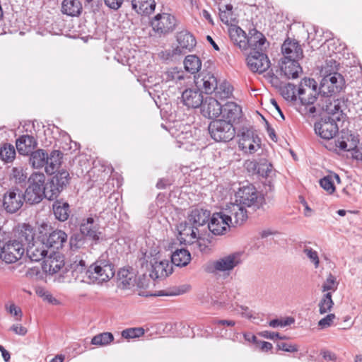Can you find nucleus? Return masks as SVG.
<instances>
[{"label": "nucleus", "mask_w": 362, "mask_h": 362, "mask_svg": "<svg viewBox=\"0 0 362 362\" xmlns=\"http://www.w3.org/2000/svg\"><path fill=\"white\" fill-rule=\"evenodd\" d=\"M73 275L81 282L87 284H102L108 281L115 274L114 265L110 262L106 254L102 255L98 260L88 268L85 261L80 259L73 264Z\"/></svg>", "instance_id": "1"}, {"label": "nucleus", "mask_w": 362, "mask_h": 362, "mask_svg": "<svg viewBox=\"0 0 362 362\" xmlns=\"http://www.w3.org/2000/svg\"><path fill=\"white\" fill-rule=\"evenodd\" d=\"M45 175L42 173L34 172L28 178V187L24 194V200L30 204L40 203L44 198L48 199L47 192L49 191L47 183H45Z\"/></svg>", "instance_id": "2"}, {"label": "nucleus", "mask_w": 362, "mask_h": 362, "mask_svg": "<svg viewBox=\"0 0 362 362\" xmlns=\"http://www.w3.org/2000/svg\"><path fill=\"white\" fill-rule=\"evenodd\" d=\"M298 94L307 112L310 115L315 114L317 106L314 105V103H317L321 99V93L315 80L310 78L302 79L298 86Z\"/></svg>", "instance_id": "3"}, {"label": "nucleus", "mask_w": 362, "mask_h": 362, "mask_svg": "<svg viewBox=\"0 0 362 362\" xmlns=\"http://www.w3.org/2000/svg\"><path fill=\"white\" fill-rule=\"evenodd\" d=\"M242 253L232 252L218 259L208 262L204 268L206 272L214 275L228 276L230 273L241 264Z\"/></svg>", "instance_id": "4"}, {"label": "nucleus", "mask_w": 362, "mask_h": 362, "mask_svg": "<svg viewBox=\"0 0 362 362\" xmlns=\"http://www.w3.org/2000/svg\"><path fill=\"white\" fill-rule=\"evenodd\" d=\"M229 35L234 45L242 50H246L248 47L255 46H264L266 42L265 37L256 30L254 34L247 37L245 31L238 26H232L229 28Z\"/></svg>", "instance_id": "5"}, {"label": "nucleus", "mask_w": 362, "mask_h": 362, "mask_svg": "<svg viewBox=\"0 0 362 362\" xmlns=\"http://www.w3.org/2000/svg\"><path fill=\"white\" fill-rule=\"evenodd\" d=\"M208 129L211 137L218 142H228L232 140L235 135L233 124L226 119L211 121Z\"/></svg>", "instance_id": "6"}, {"label": "nucleus", "mask_w": 362, "mask_h": 362, "mask_svg": "<svg viewBox=\"0 0 362 362\" xmlns=\"http://www.w3.org/2000/svg\"><path fill=\"white\" fill-rule=\"evenodd\" d=\"M246 59L250 71L255 73H263L270 66V61L264 52L263 46H253Z\"/></svg>", "instance_id": "7"}, {"label": "nucleus", "mask_w": 362, "mask_h": 362, "mask_svg": "<svg viewBox=\"0 0 362 362\" xmlns=\"http://www.w3.org/2000/svg\"><path fill=\"white\" fill-rule=\"evenodd\" d=\"M152 30L159 37L165 36L175 29L176 19L168 13H159L150 21Z\"/></svg>", "instance_id": "8"}, {"label": "nucleus", "mask_w": 362, "mask_h": 362, "mask_svg": "<svg viewBox=\"0 0 362 362\" xmlns=\"http://www.w3.org/2000/svg\"><path fill=\"white\" fill-rule=\"evenodd\" d=\"M178 230L179 240L181 243L185 245H200L199 240L204 238V230L188 223L187 219L180 224Z\"/></svg>", "instance_id": "9"}, {"label": "nucleus", "mask_w": 362, "mask_h": 362, "mask_svg": "<svg viewBox=\"0 0 362 362\" xmlns=\"http://www.w3.org/2000/svg\"><path fill=\"white\" fill-rule=\"evenodd\" d=\"M345 87V80L341 74L324 76L319 86L321 96L336 95Z\"/></svg>", "instance_id": "10"}, {"label": "nucleus", "mask_w": 362, "mask_h": 362, "mask_svg": "<svg viewBox=\"0 0 362 362\" xmlns=\"http://www.w3.org/2000/svg\"><path fill=\"white\" fill-rule=\"evenodd\" d=\"M316 105L327 114L332 115V118L335 120L340 119V115L346 107L344 99L336 98V95L321 96V99Z\"/></svg>", "instance_id": "11"}, {"label": "nucleus", "mask_w": 362, "mask_h": 362, "mask_svg": "<svg viewBox=\"0 0 362 362\" xmlns=\"http://www.w3.org/2000/svg\"><path fill=\"white\" fill-rule=\"evenodd\" d=\"M238 136V146L245 153L252 154L260 148L261 139L252 128L243 127Z\"/></svg>", "instance_id": "12"}, {"label": "nucleus", "mask_w": 362, "mask_h": 362, "mask_svg": "<svg viewBox=\"0 0 362 362\" xmlns=\"http://www.w3.org/2000/svg\"><path fill=\"white\" fill-rule=\"evenodd\" d=\"M222 211L225 218L233 227L242 225L247 218L245 206L237 202L226 205Z\"/></svg>", "instance_id": "13"}, {"label": "nucleus", "mask_w": 362, "mask_h": 362, "mask_svg": "<svg viewBox=\"0 0 362 362\" xmlns=\"http://www.w3.org/2000/svg\"><path fill=\"white\" fill-rule=\"evenodd\" d=\"M70 176L69 173L66 170H59L55 175L47 182L49 191L47 192L49 200L55 199L59 193L66 187L69 183Z\"/></svg>", "instance_id": "14"}, {"label": "nucleus", "mask_w": 362, "mask_h": 362, "mask_svg": "<svg viewBox=\"0 0 362 362\" xmlns=\"http://www.w3.org/2000/svg\"><path fill=\"white\" fill-rule=\"evenodd\" d=\"M261 200L262 197L252 185L243 186L235 193V202L245 206L257 205Z\"/></svg>", "instance_id": "15"}, {"label": "nucleus", "mask_w": 362, "mask_h": 362, "mask_svg": "<svg viewBox=\"0 0 362 362\" xmlns=\"http://www.w3.org/2000/svg\"><path fill=\"white\" fill-rule=\"evenodd\" d=\"M24 202V196L21 190L14 188L4 194L3 206L7 212L13 214L22 207Z\"/></svg>", "instance_id": "16"}, {"label": "nucleus", "mask_w": 362, "mask_h": 362, "mask_svg": "<svg viewBox=\"0 0 362 362\" xmlns=\"http://www.w3.org/2000/svg\"><path fill=\"white\" fill-rule=\"evenodd\" d=\"M314 128L315 133L325 140L332 139L339 130L335 119L330 117L322 118L315 124Z\"/></svg>", "instance_id": "17"}, {"label": "nucleus", "mask_w": 362, "mask_h": 362, "mask_svg": "<svg viewBox=\"0 0 362 362\" xmlns=\"http://www.w3.org/2000/svg\"><path fill=\"white\" fill-rule=\"evenodd\" d=\"M202 91L197 86L185 89L181 95V102L188 108H197L203 103Z\"/></svg>", "instance_id": "18"}, {"label": "nucleus", "mask_w": 362, "mask_h": 362, "mask_svg": "<svg viewBox=\"0 0 362 362\" xmlns=\"http://www.w3.org/2000/svg\"><path fill=\"white\" fill-rule=\"evenodd\" d=\"M207 223L206 230L208 229L215 235L224 234L231 226L229 222L225 218L222 211L218 213H214L210 221Z\"/></svg>", "instance_id": "19"}, {"label": "nucleus", "mask_w": 362, "mask_h": 362, "mask_svg": "<svg viewBox=\"0 0 362 362\" xmlns=\"http://www.w3.org/2000/svg\"><path fill=\"white\" fill-rule=\"evenodd\" d=\"M177 47L173 49V54H182L190 52L196 45V40L192 34L187 30L177 33Z\"/></svg>", "instance_id": "20"}, {"label": "nucleus", "mask_w": 362, "mask_h": 362, "mask_svg": "<svg viewBox=\"0 0 362 362\" xmlns=\"http://www.w3.org/2000/svg\"><path fill=\"white\" fill-rule=\"evenodd\" d=\"M210 211L201 208H194L190 211L187 216L188 223L192 224L198 228L204 230L206 233V223L209 221Z\"/></svg>", "instance_id": "21"}, {"label": "nucleus", "mask_w": 362, "mask_h": 362, "mask_svg": "<svg viewBox=\"0 0 362 362\" xmlns=\"http://www.w3.org/2000/svg\"><path fill=\"white\" fill-rule=\"evenodd\" d=\"M196 86L202 88L206 94H211L217 88L218 80L211 72H202L195 78Z\"/></svg>", "instance_id": "22"}, {"label": "nucleus", "mask_w": 362, "mask_h": 362, "mask_svg": "<svg viewBox=\"0 0 362 362\" xmlns=\"http://www.w3.org/2000/svg\"><path fill=\"white\" fill-rule=\"evenodd\" d=\"M47 248L45 240L37 239L25 247V251L27 256L31 261L39 262L46 257L47 254Z\"/></svg>", "instance_id": "23"}, {"label": "nucleus", "mask_w": 362, "mask_h": 362, "mask_svg": "<svg viewBox=\"0 0 362 362\" xmlns=\"http://www.w3.org/2000/svg\"><path fill=\"white\" fill-rule=\"evenodd\" d=\"M81 233L93 240H98L101 232L100 231L99 224L93 217H88L83 219L80 224Z\"/></svg>", "instance_id": "24"}, {"label": "nucleus", "mask_w": 362, "mask_h": 362, "mask_svg": "<svg viewBox=\"0 0 362 362\" xmlns=\"http://www.w3.org/2000/svg\"><path fill=\"white\" fill-rule=\"evenodd\" d=\"M223 105L216 98L207 97L201 105L202 115L208 118L218 117L222 112Z\"/></svg>", "instance_id": "25"}, {"label": "nucleus", "mask_w": 362, "mask_h": 362, "mask_svg": "<svg viewBox=\"0 0 362 362\" xmlns=\"http://www.w3.org/2000/svg\"><path fill=\"white\" fill-rule=\"evenodd\" d=\"M151 271L149 274L153 279H164L172 273V267L168 260L158 261L156 259L151 262Z\"/></svg>", "instance_id": "26"}, {"label": "nucleus", "mask_w": 362, "mask_h": 362, "mask_svg": "<svg viewBox=\"0 0 362 362\" xmlns=\"http://www.w3.org/2000/svg\"><path fill=\"white\" fill-rule=\"evenodd\" d=\"M282 53L286 60H299L303 57V49L298 42L286 40L281 47Z\"/></svg>", "instance_id": "27"}, {"label": "nucleus", "mask_w": 362, "mask_h": 362, "mask_svg": "<svg viewBox=\"0 0 362 362\" xmlns=\"http://www.w3.org/2000/svg\"><path fill=\"white\" fill-rule=\"evenodd\" d=\"M44 240L47 247L59 250L62 249L66 243L67 235L62 230H54Z\"/></svg>", "instance_id": "28"}, {"label": "nucleus", "mask_w": 362, "mask_h": 362, "mask_svg": "<svg viewBox=\"0 0 362 362\" xmlns=\"http://www.w3.org/2000/svg\"><path fill=\"white\" fill-rule=\"evenodd\" d=\"M34 237V228L30 224L23 223L19 227L16 237L13 240L23 243V247L25 248L28 245L31 244L34 240H35Z\"/></svg>", "instance_id": "29"}, {"label": "nucleus", "mask_w": 362, "mask_h": 362, "mask_svg": "<svg viewBox=\"0 0 362 362\" xmlns=\"http://www.w3.org/2000/svg\"><path fill=\"white\" fill-rule=\"evenodd\" d=\"M136 274L132 269H121L117 274L118 286L123 289H129L136 285Z\"/></svg>", "instance_id": "30"}, {"label": "nucleus", "mask_w": 362, "mask_h": 362, "mask_svg": "<svg viewBox=\"0 0 362 362\" xmlns=\"http://www.w3.org/2000/svg\"><path fill=\"white\" fill-rule=\"evenodd\" d=\"M37 141L30 135H23L16 142L18 151L21 155H29L34 151L37 146Z\"/></svg>", "instance_id": "31"}, {"label": "nucleus", "mask_w": 362, "mask_h": 362, "mask_svg": "<svg viewBox=\"0 0 362 362\" xmlns=\"http://www.w3.org/2000/svg\"><path fill=\"white\" fill-rule=\"evenodd\" d=\"M8 176L11 182L20 187L25 186L29 178L27 168L22 166L12 167L8 170Z\"/></svg>", "instance_id": "32"}, {"label": "nucleus", "mask_w": 362, "mask_h": 362, "mask_svg": "<svg viewBox=\"0 0 362 362\" xmlns=\"http://www.w3.org/2000/svg\"><path fill=\"white\" fill-rule=\"evenodd\" d=\"M281 70L288 78H296L298 77L302 71L298 60H286L281 62Z\"/></svg>", "instance_id": "33"}, {"label": "nucleus", "mask_w": 362, "mask_h": 362, "mask_svg": "<svg viewBox=\"0 0 362 362\" xmlns=\"http://www.w3.org/2000/svg\"><path fill=\"white\" fill-rule=\"evenodd\" d=\"M132 8L139 14L148 16L156 8L155 0H132Z\"/></svg>", "instance_id": "34"}, {"label": "nucleus", "mask_w": 362, "mask_h": 362, "mask_svg": "<svg viewBox=\"0 0 362 362\" xmlns=\"http://www.w3.org/2000/svg\"><path fill=\"white\" fill-rule=\"evenodd\" d=\"M223 117L232 123L240 117L241 108L233 102H228L223 105L221 114Z\"/></svg>", "instance_id": "35"}, {"label": "nucleus", "mask_w": 362, "mask_h": 362, "mask_svg": "<svg viewBox=\"0 0 362 362\" xmlns=\"http://www.w3.org/2000/svg\"><path fill=\"white\" fill-rule=\"evenodd\" d=\"M82 10V4L79 0H63L62 2L61 11L67 16H78Z\"/></svg>", "instance_id": "36"}, {"label": "nucleus", "mask_w": 362, "mask_h": 362, "mask_svg": "<svg viewBox=\"0 0 362 362\" xmlns=\"http://www.w3.org/2000/svg\"><path fill=\"white\" fill-rule=\"evenodd\" d=\"M53 213L55 218L59 221H66L70 214V207L67 202L57 200L52 204Z\"/></svg>", "instance_id": "37"}, {"label": "nucleus", "mask_w": 362, "mask_h": 362, "mask_svg": "<svg viewBox=\"0 0 362 362\" xmlns=\"http://www.w3.org/2000/svg\"><path fill=\"white\" fill-rule=\"evenodd\" d=\"M29 155V163L33 168H42L49 162L48 154L43 149H37Z\"/></svg>", "instance_id": "38"}, {"label": "nucleus", "mask_w": 362, "mask_h": 362, "mask_svg": "<svg viewBox=\"0 0 362 362\" xmlns=\"http://www.w3.org/2000/svg\"><path fill=\"white\" fill-rule=\"evenodd\" d=\"M191 260V255L187 250L180 249L175 251L171 255V262L177 267H185Z\"/></svg>", "instance_id": "39"}, {"label": "nucleus", "mask_w": 362, "mask_h": 362, "mask_svg": "<svg viewBox=\"0 0 362 362\" xmlns=\"http://www.w3.org/2000/svg\"><path fill=\"white\" fill-rule=\"evenodd\" d=\"M185 70L192 74H197L202 68V61L197 55H187L184 60Z\"/></svg>", "instance_id": "40"}, {"label": "nucleus", "mask_w": 362, "mask_h": 362, "mask_svg": "<svg viewBox=\"0 0 362 362\" xmlns=\"http://www.w3.org/2000/svg\"><path fill=\"white\" fill-rule=\"evenodd\" d=\"M162 80L165 82H175L176 84L185 78L183 71L173 67L163 72Z\"/></svg>", "instance_id": "41"}, {"label": "nucleus", "mask_w": 362, "mask_h": 362, "mask_svg": "<svg viewBox=\"0 0 362 362\" xmlns=\"http://www.w3.org/2000/svg\"><path fill=\"white\" fill-rule=\"evenodd\" d=\"M351 139H348V141H338V144L337 145L341 150L346 151L351 153V156L353 157V153L359 151V148H358L357 144L358 143V139L357 136L350 134Z\"/></svg>", "instance_id": "42"}, {"label": "nucleus", "mask_w": 362, "mask_h": 362, "mask_svg": "<svg viewBox=\"0 0 362 362\" xmlns=\"http://www.w3.org/2000/svg\"><path fill=\"white\" fill-rule=\"evenodd\" d=\"M49 162L44 166L45 167V172L47 174H54L55 170L58 168L60 164V153L59 151H54L49 157Z\"/></svg>", "instance_id": "43"}, {"label": "nucleus", "mask_w": 362, "mask_h": 362, "mask_svg": "<svg viewBox=\"0 0 362 362\" xmlns=\"http://www.w3.org/2000/svg\"><path fill=\"white\" fill-rule=\"evenodd\" d=\"M217 100H225L228 98L232 94V87L228 82L223 81L214 91Z\"/></svg>", "instance_id": "44"}, {"label": "nucleus", "mask_w": 362, "mask_h": 362, "mask_svg": "<svg viewBox=\"0 0 362 362\" xmlns=\"http://www.w3.org/2000/svg\"><path fill=\"white\" fill-rule=\"evenodd\" d=\"M339 64L333 59H327L325 64L322 66L320 70V76L334 75V74H339L338 71Z\"/></svg>", "instance_id": "45"}, {"label": "nucleus", "mask_w": 362, "mask_h": 362, "mask_svg": "<svg viewBox=\"0 0 362 362\" xmlns=\"http://www.w3.org/2000/svg\"><path fill=\"white\" fill-rule=\"evenodd\" d=\"M64 259L62 257H50L46 264V268L48 267L47 272L49 274H55L61 270L64 267Z\"/></svg>", "instance_id": "46"}, {"label": "nucleus", "mask_w": 362, "mask_h": 362, "mask_svg": "<svg viewBox=\"0 0 362 362\" xmlns=\"http://www.w3.org/2000/svg\"><path fill=\"white\" fill-rule=\"evenodd\" d=\"M15 156L16 150L13 145L6 144L0 148V158L6 163L12 162Z\"/></svg>", "instance_id": "47"}, {"label": "nucleus", "mask_w": 362, "mask_h": 362, "mask_svg": "<svg viewBox=\"0 0 362 362\" xmlns=\"http://www.w3.org/2000/svg\"><path fill=\"white\" fill-rule=\"evenodd\" d=\"M114 339L112 334L110 332H103L95 335L91 340V344L97 346H106Z\"/></svg>", "instance_id": "48"}, {"label": "nucleus", "mask_w": 362, "mask_h": 362, "mask_svg": "<svg viewBox=\"0 0 362 362\" xmlns=\"http://www.w3.org/2000/svg\"><path fill=\"white\" fill-rule=\"evenodd\" d=\"M334 305L331 292L325 293L319 303V311L320 314H325L331 310Z\"/></svg>", "instance_id": "49"}, {"label": "nucleus", "mask_w": 362, "mask_h": 362, "mask_svg": "<svg viewBox=\"0 0 362 362\" xmlns=\"http://www.w3.org/2000/svg\"><path fill=\"white\" fill-rule=\"evenodd\" d=\"M281 95L287 100L293 101L296 100V86L288 83L281 88Z\"/></svg>", "instance_id": "50"}, {"label": "nucleus", "mask_w": 362, "mask_h": 362, "mask_svg": "<svg viewBox=\"0 0 362 362\" xmlns=\"http://www.w3.org/2000/svg\"><path fill=\"white\" fill-rule=\"evenodd\" d=\"M272 173V165L265 159L259 160L257 175L263 177H267Z\"/></svg>", "instance_id": "51"}, {"label": "nucleus", "mask_w": 362, "mask_h": 362, "mask_svg": "<svg viewBox=\"0 0 362 362\" xmlns=\"http://www.w3.org/2000/svg\"><path fill=\"white\" fill-rule=\"evenodd\" d=\"M233 6L231 4H226L219 7V16L221 21L228 23L233 15Z\"/></svg>", "instance_id": "52"}, {"label": "nucleus", "mask_w": 362, "mask_h": 362, "mask_svg": "<svg viewBox=\"0 0 362 362\" xmlns=\"http://www.w3.org/2000/svg\"><path fill=\"white\" fill-rule=\"evenodd\" d=\"M84 244L83 235L81 233H74L69 239V247L71 250H77Z\"/></svg>", "instance_id": "53"}, {"label": "nucleus", "mask_w": 362, "mask_h": 362, "mask_svg": "<svg viewBox=\"0 0 362 362\" xmlns=\"http://www.w3.org/2000/svg\"><path fill=\"white\" fill-rule=\"evenodd\" d=\"M144 334V329L141 327L126 329L122 332V337L125 339H134L139 337Z\"/></svg>", "instance_id": "54"}, {"label": "nucleus", "mask_w": 362, "mask_h": 362, "mask_svg": "<svg viewBox=\"0 0 362 362\" xmlns=\"http://www.w3.org/2000/svg\"><path fill=\"white\" fill-rule=\"evenodd\" d=\"M337 286L336 278L330 274L322 284V291L327 293L330 291H334L337 289Z\"/></svg>", "instance_id": "55"}, {"label": "nucleus", "mask_w": 362, "mask_h": 362, "mask_svg": "<svg viewBox=\"0 0 362 362\" xmlns=\"http://www.w3.org/2000/svg\"><path fill=\"white\" fill-rule=\"evenodd\" d=\"M320 185L329 194H332L335 191L334 182L329 175L322 178L320 180Z\"/></svg>", "instance_id": "56"}, {"label": "nucleus", "mask_w": 362, "mask_h": 362, "mask_svg": "<svg viewBox=\"0 0 362 362\" xmlns=\"http://www.w3.org/2000/svg\"><path fill=\"white\" fill-rule=\"evenodd\" d=\"M304 253L306 255L310 262L313 263L315 267L317 268L320 264L317 252L310 247H306L304 249Z\"/></svg>", "instance_id": "57"}, {"label": "nucleus", "mask_w": 362, "mask_h": 362, "mask_svg": "<svg viewBox=\"0 0 362 362\" xmlns=\"http://www.w3.org/2000/svg\"><path fill=\"white\" fill-rule=\"evenodd\" d=\"M335 317H335L334 314H332V313L328 314L327 315H326L325 317H323L318 322V326L321 329H325V328L329 327L332 324Z\"/></svg>", "instance_id": "58"}, {"label": "nucleus", "mask_w": 362, "mask_h": 362, "mask_svg": "<svg viewBox=\"0 0 362 362\" xmlns=\"http://www.w3.org/2000/svg\"><path fill=\"white\" fill-rule=\"evenodd\" d=\"M276 346L279 350H282L291 353L296 352L298 350V346L296 345L287 344L285 342H279L277 343Z\"/></svg>", "instance_id": "59"}, {"label": "nucleus", "mask_w": 362, "mask_h": 362, "mask_svg": "<svg viewBox=\"0 0 362 362\" xmlns=\"http://www.w3.org/2000/svg\"><path fill=\"white\" fill-rule=\"evenodd\" d=\"M7 311L11 315L16 317L17 321L21 320L22 311L19 307H17L15 304H11L8 308H6Z\"/></svg>", "instance_id": "60"}, {"label": "nucleus", "mask_w": 362, "mask_h": 362, "mask_svg": "<svg viewBox=\"0 0 362 362\" xmlns=\"http://www.w3.org/2000/svg\"><path fill=\"white\" fill-rule=\"evenodd\" d=\"M259 161L255 160H247L245 163V166L249 173L252 174H257L258 169Z\"/></svg>", "instance_id": "61"}, {"label": "nucleus", "mask_w": 362, "mask_h": 362, "mask_svg": "<svg viewBox=\"0 0 362 362\" xmlns=\"http://www.w3.org/2000/svg\"><path fill=\"white\" fill-rule=\"evenodd\" d=\"M214 324L215 325V328H220L222 326L227 327H233L235 325V322L234 320H214Z\"/></svg>", "instance_id": "62"}, {"label": "nucleus", "mask_w": 362, "mask_h": 362, "mask_svg": "<svg viewBox=\"0 0 362 362\" xmlns=\"http://www.w3.org/2000/svg\"><path fill=\"white\" fill-rule=\"evenodd\" d=\"M10 330L20 336H24L27 333V329L19 324L13 325L11 327Z\"/></svg>", "instance_id": "63"}, {"label": "nucleus", "mask_w": 362, "mask_h": 362, "mask_svg": "<svg viewBox=\"0 0 362 362\" xmlns=\"http://www.w3.org/2000/svg\"><path fill=\"white\" fill-rule=\"evenodd\" d=\"M37 294L42 297L45 300H47L48 302L52 303L54 298L52 297V296L46 290H45L42 288H38L36 290Z\"/></svg>", "instance_id": "64"}]
</instances>
